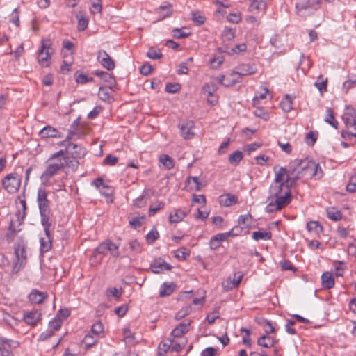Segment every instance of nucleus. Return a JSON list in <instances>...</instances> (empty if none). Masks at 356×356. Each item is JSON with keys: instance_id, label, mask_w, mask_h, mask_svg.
I'll use <instances>...</instances> for the list:
<instances>
[{"instance_id": "obj_1", "label": "nucleus", "mask_w": 356, "mask_h": 356, "mask_svg": "<svg viewBox=\"0 0 356 356\" xmlns=\"http://www.w3.org/2000/svg\"><path fill=\"white\" fill-rule=\"evenodd\" d=\"M47 191L43 188H39L37 192V203L42 226L47 227L52 223V213L50 208V201L47 198Z\"/></svg>"}, {"instance_id": "obj_2", "label": "nucleus", "mask_w": 356, "mask_h": 356, "mask_svg": "<svg viewBox=\"0 0 356 356\" xmlns=\"http://www.w3.org/2000/svg\"><path fill=\"white\" fill-rule=\"evenodd\" d=\"M294 165L298 167V169H301L300 171V175L309 174L312 178L314 179H320L323 176V171L320 166L319 163L314 161H303V160H296L294 161Z\"/></svg>"}, {"instance_id": "obj_3", "label": "nucleus", "mask_w": 356, "mask_h": 356, "mask_svg": "<svg viewBox=\"0 0 356 356\" xmlns=\"http://www.w3.org/2000/svg\"><path fill=\"white\" fill-rule=\"evenodd\" d=\"M20 204H22V209L19 210L15 214L18 225H17V226H16L15 224V222L13 220H11L9 223V227L8 228V232L6 234V238L8 243H11L14 240L17 234L21 231V228L19 227L24 223V220L26 216V200H21Z\"/></svg>"}, {"instance_id": "obj_4", "label": "nucleus", "mask_w": 356, "mask_h": 356, "mask_svg": "<svg viewBox=\"0 0 356 356\" xmlns=\"http://www.w3.org/2000/svg\"><path fill=\"white\" fill-rule=\"evenodd\" d=\"M300 177V172H298L293 177L288 175L285 179V183H275L273 181L269 188L268 200H273L274 197L283 194L286 189H291Z\"/></svg>"}, {"instance_id": "obj_5", "label": "nucleus", "mask_w": 356, "mask_h": 356, "mask_svg": "<svg viewBox=\"0 0 356 356\" xmlns=\"http://www.w3.org/2000/svg\"><path fill=\"white\" fill-rule=\"evenodd\" d=\"M26 243L20 239L14 245V253L15 260L12 269L13 273H17L26 263L27 251Z\"/></svg>"}, {"instance_id": "obj_6", "label": "nucleus", "mask_w": 356, "mask_h": 356, "mask_svg": "<svg viewBox=\"0 0 356 356\" xmlns=\"http://www.w3.org/2000/svg\"><path fill=\"white\" fill-rule=\"evenodd\" d=\"M275 201H271L266 206L267 212H273L281 210L287 206L291 201V189H286L283 194L274 197Z\"/></svg>"}, {"instance_id": "obj_7", "label": "nucleus", "mask_w": 356, "mask_h": 356, "mask_svg": "<svg viewBox=\"0 0 356 356\" xmlns=\"http://www.w3.org/2000/svg\"><path fill=\"white\" fill-rule=\"evenodd\" d=\"M321 0H297L296 8L300 16H305L313 13L320 8Z\"/></svg>"}, {"instance_id": "obj_8", "label": "nucleus", "mask_w": 356, "mask_h": 356, "mask_svg": "<svg viewBox=\"0 0 356 356\" xmlns=\"http://www.w3.org/2000/svg\"><path fill=\"white\" fill-rule=\"evenodd\" d=\"M21 182V178L15 172L8 174L1 179L2 188L10 194L19 190Z\"/></svg>"}, {"instance_id": "obj_9", "label": "nucleus", "mask_w": 356, "mask_h": 356, "mask_svg": "<svg viewBox=\"0 0 356 356\" xmlns=\"http://www.w3.org/2000/svg\"><path fill=\"white\" fill-rule=\"evenodd\" d=\"M51 45V42L49 39L42 40L41 42V47L38 54V61L42 67L49 65V60L54 53Z\"/></svg>"}, {"instance_id": "obj_10", "label": "nucleus", "mask_w": 356, "mask_h": 356, "mask_svg": "<svg viewBox=\"0 0 356 356\" xmlns=\"http://www.w3.org/2000/svg\"><path fill=\"white\" fill-rule=\"evenodd\" d=\"M277 165L273 168V171L275 174L273 181L275 183H285V179L288 175L289 177H293L296 173L300 172L298 167L294 165V163L289 166V170L284 167H280L277 170Z\"/></svg>"}, {"instance_id": "obj_11", "label": "nucleus", "mask_w": 356, "mask_h": 356, "mask_svg": "<svg viewBox=\"0 0 356 356\" xmlns=\"http://www.w3.org/2000/svg\"><path fill=\"white\" fill-rule=\"evenodd\" d=\"M65 166V163L62 161L47 164L40 177L43 183L48 182L52 177L56 175L60 170H63Z\"/></svg>"}, {"instance_id": "obj_12", "label": "nucleus", "mask_w": 356, "mask_h": 356, "mask_svg": "<svg viewBox=\"0 0 356 356\" xmlns=\"http://www.w3.org/2000/svg\"><path fill=\"white\" fill-rule=\"evenodd\" d=\"M92 185L97 188L102 195L106 197L107 202H113V189L108 184H106L102 178L98 177L92 181Z\"/></svg>"}, {"instance_id": "obj_13", "label": "nucleus", "mask_w": 356, "mask_h": 356, "mask_svg": "<svg viewBox=\"0 0 356 356\" xmlns=\"http://www.w3.org/2000/svg\"><path fill=\"white\" fill-rule=\"evenodd\" d=\"M44 231L45 236L41 237L40 242V251L42 252H47L52 247V236L51 234V227L52 223H49L47 227L42 226Z\"/></svg>"}, {"instance_id": "obj_14", "label": "nucleus", "mask_w": 356, "mask_h": 356, "mask_svg": "<svg viewBox=\"0 0 356 356\" xmlns=\"http://www.w3.org/2000/svg\"><path fill=\"white\" fill-rule=\"evenodd\" d=\"M172 266L161 258L155 259L150 264V269L153 273L159 274L164 270H170Z\"/></svg>"}, {"instance_id": "obj_15", "label": "nucleus", "mask_w": 356, "mask_h": 356, "mask_svg": "<svg viewBox=\"0 0 356 356\" xmlns=\"http://www.w3.org/2000/svg\"><path fill=\"white\" fill-rule=\"evenodd\" d=\"M257 68L254 65L249 63L241 64L236 67V70L233 71L231 76L240 75V76H249L255 74Z\"/></svg>"}, {"instance_id": "obj_16", "label": "nucleus", "mask_w": 356, "mask_h": 356, "mask_svg": "<svg viewBox=\"0 0 356 356\" xmlns=\"http://www.w3.org/2000/svg\"><path fill=\"white\" fill-rule=\"evenodd\" d=\"M97 60L100 64L108 70L115 68V62L104 50H100L97 54Z\"/></svg>"}, {"instance_id": "obj_17", "label": "nucleus", "mask_w": 356, "mask_h": 356, "mask_svg": "<svg viewBox=\"0 0 356 356\" xmlns=\"http://www.w3.org/2000/svg\"><path fill=\"white\" fill-rule=\"evenodd\" d=\"M38 134L41 139L62 138V134L50 125L45 126L40 131Z\"/></svg>"}, {"instance_id": "obj_18", "label": "nucleus", "mask_w": 356, "mask_h": 356, "mask_svg": "<svg viewBox=\"0 0 356 356\" xmlns=\"http://www.w3.org/2000/svg\"><path fill=\"white\" fill-rule=\"evenodd\" d=\"M193 128L194 122L192 120H188L179 124L181 135L185 139H190L194 136Z\"/></svg>"}, {"instance_id": "obj_19", "label": "nucleus", "mask_w": 356, "mask_h": 356, "mask_svg": "<svg viewBox=\"0 0 356 356\" xmlns=\"http://www.w3.org/2000/svg\"><path fill=\"white\" fill-rule=\"evenodd\" d=\"M342 119L348 129L354 127L356 124L355 109L351 106H347L346 112L342 116Z\"/></svg>"}, {"instance_id": "obj_20", "label": "nucleus", "mask_w": 356, "mask_h": 356, "mask_svg": "<svg viewBox=\"0 0 356 356\" xmlns=\"http://www.w3.org/2000/svg\"><path fill=\"white\" fill-rule=\"evenodd\" d=\"M67 152L74 159L83 158L86 154V149L82 146L75 143H68L66 147Z\"/></svg>"}, {"instance_id": "obj_21", "label": "nucleus", "mask_w": 356, "mask_h": 356, "mask_svg": "<svg viewBox=\"0 0 356 356\" xmlns=\"http://www.w3.org/2000/svg\"><path fill=\"white\" fill-rule=\"evenodd\" d=\"M93 74L99 77L104 81L108 83V87L109 89L112 90L113 88L115 86L116 81L114 77L109 74L108 72L102 71V70H95Z\"/></svg>"}, {"instance_id": "obj_22", "label": "nucleus", "mask_w": 356, "mask_h": 356, "mask_svg": "<svg viewBox=\"0 0 356 356\" xmlns=\"http://www.w3.org/2000/svg\"><path fill=\"white\" fill-rule=\"evenodd\" d=\"M177 289V284L173 282H163L160 287L159 296L161 298L170 296Z\"/></svg>"}, {"instance_id": "obj_23", "label": "nucleus", "mask_w": 356, "mask_h": 356, "mask_svg": "<svg viewBox=\"0 0 356 356\" xmlns=\"http://www.w3.org/2000/svg\"><path fill=\"white\" fill-rule=\"evenodd\" d=\"M191 325V321L187 323H180L176 326V327L172 331L171 335L173 338L181 337L184 333H186L189 330Z\"/></svg>"}, {"instance_id": "obj_24", "label": "nucleus", "mask_w": 356, "mask_h": 356, "mask_svg": "<svg viewBox=\"0 0 356 356\" xmlns=\"http://www.w3.org/2000/svg\"><path fill=\"white\" fill-rule=\"evenodd\" d=\"M79 126V119H76L74 120L72 124L70 125V129H68L67 136L66 139L60 143L61 145H64L65 143L77 138L79 136H77L76 131L78 130Z\"/></svg>"}, {"instance_id": "obj_25", "label": "nucleus", "mask_w": 356, "mask_h": 356, "mask_svg": "<svg viewBox=\"0 0 356 356\" xmlns=\"http://www.w3.org/2000/svg\"><path fill=\"white\" fill-rule=\"evenodd\" d=\"M219 202L220 205L224 207H230L235 204L238 202V197L231 193L221 195L219 197Z\"/></svg>"}, {"instance_id": "obj_26", "label": "nucleus", "mask_w": 356, "mask_h": 356, "mask_svg": "<svg viewBox=\"0 0 356 356\" xmlns=\"http://www.w3.org/2000/svg\"><path fill=\"white\" fill-rule=\"evenodd\" d=\"M48 297L47 294L44 292H41L38 290H33L29 295V300L35 304L42 303L45 298Z\"/></svg>"}, {"instance_id": "obj_27", "label": "nucleus", "mask_w": 356, "mask_h": 356, "mask_svg": "<svg viewBox=\"0 0 356 356\" xmlns=\"http://www.w3.org/2000/svg\"><path fill=\"white\" fill-rule=\"evenodd\" d=\"M107 250V240L101 243L92 252V257L95 259H97L99 261L102 259V257L106 254Z\"/></svg>"}, {"instance_id": "obj_28", "label": "nucleus", "mask_w": 356, "mask_h": 356, "mask_svg": "<svg viewBox=\"0 0 356 356\" xmlns=\"http://www.w3.org/2000/svg\"><path fill=\"white\" fill-rule=\"evenodd\" d=\"M321 284L324 289H330L334 285V278L330 272L323 273L321 275Z\"/></svg>"}, {"instance_id": "obj_29", "label": "nucleus", "mask_w": 356, "mask_h": 356, "mask_svg": "<svg viewBox=\"0 0 356 356\" xmlns=\"http://www.w3.org/2000/svg\"><path fill=\"white\" fill-rule=\"evenodd\" d=\"M156 12L162 17V19L170 17L172 14V4L164 2L156 9Z\"/></svg>"}, {"instance_id": "obj_30", "label": "nucleus", "mask_w": 356, "mask_h": 356, "mask_svg": "<svg viewBox=\"0 0 356 356\" xmlns=\"http://www.w3.org/2000/svg\"><path fill=\"white\" fill-rule=\"evenodd\" d=\"M252 3L250 5L248 10L253 13H258L260 11H264L266 8V2L264 0H251Z\"/></svg>"}, {"instance_id": "obj_31", "label": "nucleus", "mask_w": 356, "mask_h": 356, "mask_svg": "<svg viewBox=\"0 0 356 356\" xmlns=\"http://www.w3.org/2000/svg\"><path fill=\"white\" fill-rule=\"evenodd\" d=\"M40 314L38 312H28L24 314V320L26 323L34 325L39 321Z\"/></svg>"}, {"instance_id": "obj_32", "label": "nucleus", "mask_w": 356, "mask_h": 356, "mask_svg": "<svg viewBox=\"0 0 356 356\" xmlns=\"http://www.w3.org/2000/svg\"><path fill=\"white\" fill-rule=\"evenodd\" d=\"M252 238L256 241L260 240L268 241L272 238V233L265 230H259L252 233Z\"/></svg>"}, {"instance_id": "obj_33", "label": "nucleus", "mask_w": 356, "mask_h": 356, "mask_svg": "<svg viewBox=\"0 0 356 356\" xmlns=\"http://www.w3.org/2000/svg\"><path fill=\"white\" fill-rule=\"evenodd\" d=\"M186 213L181 209H175L169 216V221L170 223H177L181 222L186 216Z\"/></svg>"}, {"instance_id": "obj_34", "label": "nucleus", "mask_w": 356, "mask_h": 356, "mask_svg": "<svg viewBox=\"0 0 356 356\" xmlns=\"http://www.w3.org/2000/svg\"><path fill=\"white\" fill-rule=\"evenodd\" d=\"M159 161L165 169L169 170L174 168L175 161L174 159L168 154H162L159 156Z\"/></svg>"}, {"instance_id": "obj_35", "label": "nucleus", "mask_w": 356, "mask_h": 356, "mask_svg": "<svg viewBox=\"0 0 356 356\" xmlns=\"http://www.w3.org/2000/svg\"><path fill=\"white\" fill-rule=\"evenodd\" d=\"M280 104V107L282 108V109L285 113H289L293 108V107H292V104H293L292 98L291 97V96L287 94L281 100Z\"/></svg>"}, {"instance_id": "obj_36", "label": "nucleus", "mask_w": 356, "mask_h": 356, "mask_svg": "<svg viewBox=\"0 0 356 356\" xmlns=\"http://www.w3.org/2000/svg\"><path fill=\"white\" fill-rule=\"evenodd\" d=\"M324 120L327 124H330L333 128L336 129H338L339 122L335 120L334 113L330 108H327L326 116Z\"/></svg>"}, {"instance_id": "obj_37", "label": "nucleus", "mask_w": 356, "mask_h": 356, "mask_svg": "<svg viewBox=\"0 0 356 356\" xmlns=\"http://www.w3.org/2000/svg\"><path fill=\"white\" fill-rule=\"evenodd\" d=\"M307 229L309 232L319 234L323 232V226L317 221H310L307 223Z\"/></svg>"}, {"instance_id": "obj_38", "label": "nucleus", "mask_w": 356, "mask_h": 356, "mask_svg": "<svg viewBox=\"0 0 356 356\" xmlns=\"http://www.w3.org/2000/svg\"><path fill=\"white\" fill-rule=\"evenodd\" d=\"M314 86L318 89L321 93L327 91V78L324 79L322 75H320L314 83Z\"/></svg>"}, {"instance_id": "obj_39", "label": "nucleus", "mask_w": 356, "mask_h": 356, "mask_svg": "<svg viewBox=\"0 0 356 356\" xmlns=\"http://www.w3.org/2000/svg\"><path fill=\"white\" fill-rule=\"evenodd\" d=\"M252 220V216L250 213L241 215L238 218V223L240 226H243L245 228H250Z\"/></svg>"}, {"instance_id": "obj_40", "label": "nucleus", "mask_w": 356, "mask_h": 356, "mask_svg": "<svg viewBox=\"0 0 356 356\" xmlns=\"http://www.w3.org/2000/svg\"><path fill=\"white\" fill-rule=\"evenodd\" d=\"M134 334L131 332L130 329L127 327L123 330V341L126 345L134 344Z\"/></svg>"}, {"instance_id": "obj_41", "label": "nucleus", "mask_w": 356, "mask_h": 356, "mask_svg": "<svg viewBox=\"0 0 356 356\" xmlns=\"http://www.w3.org/2000/svg\"><path fill=\"white\" fill-rule=\"evenodd\" d=\"M98 341V337L95 336L92 334L88 333L87 334L83 340V343L85 344L86 348H91L92 346H94Z\"/></svg>"}, {"instance_id": "obj_42", "label": "nucleus", "mask_w": 356, "mask_h": 356, "mask_svg": "<svg viewBox=\"0 0 356 356\" xmlns=\"http://www.w3.org/2000/svg\"><path fill=\"white\" fill-rule=\"evenodd\" d=\"M243 152L239 150H236L230 154L229 157V162L234 165H236L243 159Z\"/></svg>"}, {"instance_id": "obj_43", "label": "nucleus", "mask_w": 356, "mask_h": 356, "mask_svg": "<svg viewBox=\"0 0 356 356\" xmlns=\"http://www.w3.org/2000/svg\"><path fill=\"white\" fill-rule=\"evenodd\" d=\"M107 250L113 257H119V245L113 243L111 240H107Z\"/></svg>"}, {"instance_id": "obj_44", "label": "nucleus", "mask_w": 356, "mask_h": 356, "mask_svg": "<svg viewBox=\"0 0 356 356\" xmlns=\"http://www.w3.org/2000/svg\"><path fill=\"white\" fill-rule=\"evenodd\" d=\"M172 343V339L169 340V343L161 341L158 346V355L164 356L168 352Z\"/></svg>"}, {"instance_id": "obj_45", "label": "nucleus", "mask_w": 356, "mask_h": 356, "mask_svg": "<svg viewBox=\"0 0 356 356\" xmlns=\"http://www.w3.org/2000/svg\"><path fill=\"white\" fill-rule=\"evenodd\" d=\"M266 339H270L269 334L266 333L264 335L259 337L257 340V344L264 348H271L274 346L275 341L272 340L271 343H267Z\"/></svg>"}, {"instance_id": "obj_46", "label": "nucleus", "mask_w": 356, "mask_h": 356, "mask_svg": "<svg viewBox=\"0 0 356 356\" xmlns=\"http://www.w3.org/2000/svg\"><path fill=\"white\" fill-rule=\"evenodd\" d=\"M0 346L7 348H15L19 346V343L16 341L7 339L3 337H0Z\"/></svg>"}, {"instance_id": "obj_47", "label": "nucleus", "mask_w": 356, "mask_h": 356, "mask_svg": "<svg viewBox=\"0 0 356 356\" xmlns=\"http://www.w3.org/2000/svg\"><path fill=\"white\" fill-rule=\"evenodd\" d=\"M63 323V320L60 318L55 317L49 323V329L54 332V331L58 330L60 328Z\"/></svg>"}, {"instance_id": "obj_48", "label": "nucleus", "mask_w": 356, "mask_h": 356, "mask_svg": "<svg viewBox=\"0 0 356 356\" xmlns=\"http://www.w3.org/2000/svg\"><path fill=\"white\" fill-rule=\"evenodd\" d=\"M192 310V308L190 305H187L181 308L179 312H177L175 316V318L177 321L181 320L184 318L187 315H188Z\"/></svg>"}, {"instance_id": "obj_49", "label": "nucleus", "mask_w": 356, "mask_h": 356, "mask_svg": "<svg viewBox=\"0 0 356 356\" xmlns=\"http://www.w3.org/2000/svg\"><path fill=\"white\" fill-rule=\"evenodd\" d=\"M147 56L151 59L156 60L162 58L163 54L159 49L151 47L147 52Z\"/></svg>"}, {"instance_id": "obj_50", "label": "nucleus", "mask_w": 356, "mask_h": 356, "mask_svg": "<svg viewBox=\"0 0 356 356\" xmlns=\"http://www.w3.org/2000/svg\"><path fill=\"white\" fill-rule=\"evenodd\" d=\"M255 321L258 324L263 325L264 327H270V330H265L266 333L270 334V333H273L275 332V328L273 326L270 321H269L265 318H257Z\"/></svg>"}, {"instance_id": "obj_51", "label": "nucleus", "mask_w": 356, "mask_h": 356, "mask_svg": "<svg viewBox=\"0 0 356 356\" xmlns=\"http://www.w3.org/2000/svg\"><path fill=\"white\" fill-rule=\"evenodd\" d=\"M146 241L149 244H152L156 241L159 237V234L158 231L154 229H152L148 232V234L146 235Z\"/></svg>"}, {"instance_id": "obj_52", "label": "nucleus", "mask_w": 356, "mask_h": 356, "mask_svg": "<svg viewBox=\"0 0 356 356\" xmlns=\"http://www.w3.org/2000/svg\"><path fill=\"white\" fill-rule=\"evenodd\" d=\"M110 89L105 87H100L99 89L98 95L99 97L104 102L109 101L111 99V95L109 90Z\"/></svg>"}, {"instance_id": "obj_53", "label": "nucleus", "mask_w": 356, "mask_h": 356, "mask_svg": "<svg viewBox=\"0 0 356 356\" xmlns=\"http://www.w3.org/2000/svg\"><path fill=\"white\" fill-rule=\"evenodd\" d=\"M235 37V31L232 29H225L222 33L223 41H231Z\"/></svg>"}, {"instance_id": "obj_54", "label": "nucleus", "mask_w": 356, "mask_h": 356, "mask_svg": "<svg viewBox=\"0 0 356 356\" xmlns=\"http://www.w3.org/2000/svg\"><path fill=\"white\" fill-rule=\"evenodd\" d=\"M88 25V19L86 16H81L78 18L77 29L79 31L86 30Z\"/></svg>"}, {"instance_id": "obj_55", "label": "nucleus", "mask_w": 356, "mask_h": 356, "mask_svg": "<svg viewBox=\"0 0 356 356\" xmlns=\"http://www.w3.org/2000/svg\"><path fill=\"white\" fill-rule=\"evenodd\" d=\"M184 29L185 28L173 29L172 31V37L175 38H187L188 36H189L191 35V33L190 32H188V33L184 32L182 30Z\"/></svg>"}, {"instance_id": "obj_56", "label": "nucleus", "mask_w": 356, "mask_h": 356, "mask_svg": "<svg viewBox=\"0 0 356 356\" xmlns=\"http://www.w3.org/2000/svg\"><path fill=\"white\" fill-rule=\"evenodd\" d=\"M104 331V325L100 321H97L94 323L91 328V332L95 336L98 335Z\"/></svg>"}, {"instance_id": "obj_57", "label": "nucleus", "mask_w": 356, "mask_h": 356, "mask_svg": "<svg viewBox=\"0 0 356 356\" xmlns=\"http://www.w3.org/2000/svg\"><path fill=\"white\" fill-rule=\"evenodd\" d=\"M205 19V17L200 12H195L192 14V20L198 25L203 24Z\"/></svg>"}, {"instance_id": "obj_58", "label": "nucleus", "mask_w": 356, "mask_h": 356, "mask_svg": "<svg viewBox=\"0 0 356 356\" xmlns=\"http://www.w3.org/2000/svg\"><path fill=\"white\" fill-rule=\"evenodd\" d=\"M92 8L91 10L92 13H101L102 12V6L101 0H94L91 1Z\"/></svg>"}, {"instance_id": "obj_59", "label": "nucleus", "mask_w": 356, "mask_h": 356, "mask_svg": "<svg viewBox=\"0 0 356 356\" xmlns=\"http://www.w3.org/2000/svg\"><path fill=\"white\" fill-rule=\"evenodd\" d=\"M180 90V85L178 83H167L165 88V91L168 93H175Z\"/></svg>"}, {"instance_id": "obj_60", "label": "nucleus", "mask_w": 356, "mask_h": 356, "mask_svg": "<svg viewBox=\"0 0 356 356\" xmlns=\"http://www.w3.org/2000/svg\"><path fill=\"white\" fill-rule=\"evenodd\" d=\"M146 193L143 194L134 200L133 205L137 208L143 207L146 204Z\"/></svg>"}, {"instance_id": "obj_61", "label": "nucleus", "mask_w": 356, "mask_h": 356, "mask_svg": "<svg viewBox=\"0 0 356 356\" xmlns=\"http://www.w3.org/2000/svg\"><path fill=\"white\" fill-rule=\"evenodd\" d=\"M346 191L349 193L356 191V176H351L348 184L346 186Z\"/></svg>"}, {"instance_id": "obj_62", "label": "nucleus", "mask_w": 356, "mask_h": 356, "mask_svg": "<svg viewBox=\"0 0 356 356\" xmlns=\"http://www.w3.org/2000/svg\"><path fill=\"white\" fill-rule=\"evenodd\" d=\"M270 44L272 46L275 47L277 49H280L282 47L283 44H282L281 38L279 35H274L270 38Z\"/></svg>"}, {"instance_id": "obj_63", "label": "nucleus", "mask_w": 356, "mask_h": 356, "mask_svg": "<svg viewBox=\"0 0 356 356\" xmlns=\"http://www.w3.org/2000/svg\"><path fill=\"white\" fill-rule=\"evenodd\" d=\"M296 324V322L291 319H287L285 325V330L286 332L290 334H296L297 333L295 328L293 326Z\"/></svg>"}, {"instance_id": "obj_64", "label": "nucleus", "mask_w": 356, "mask_h": 356, "mask_svg": "<svg viewBox=\"0 0 356 356\" xmlns=\"http://www.w3.org/2000/svg\"><path fill=\"white\" fill-rule=\"evenodd\" d=\"M327 217L334 221H339L342 218V214L340 211H328Z\"/></svg>"}]
</instances>
